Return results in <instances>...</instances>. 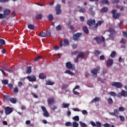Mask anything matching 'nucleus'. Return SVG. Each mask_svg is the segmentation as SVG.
Returning a JSON list of instances; mask_svg holds the SVG:
<instances>
[{"instance_id": "1", "label": "nucleus", "mask_w": 127, "mask_h": 127, "mask_svg": "<svg viewBox=\"0 0 127 127\" xmlns=\"http://www.w3.org/2000/svg\"><path fill=\"white\" fill-rule=\"evenodd\" d=\"M118 10L116 9H113L111 11V13H112V17L114 19H118L121 16V13L117 12Z\"/></svg>"}, {"instance_id": "2", "label": "nucleus", "mask_w": 127, "mask_h": 127, "mask_svg": "<svg viewBox=\"0 0 127 127\" xmlns=\"http://www.w3.org/2000/svg\"><path fill=\"white\" fill-rule=\"evenodd\" d=\"M41 109L44 112L43 116L46 117V118H48V117H49L50 115H49L48 111H47L46 108H45L44 106H41Z\"/></svg>"}, {"instance_id": "3", "label": "nucleus", "mask_w": 127, "mask_h": 127, "mask_svg": "<svg viewBox=\"0 0 127 127\" xmlns=\"http://www.w3.org/2000/svg\"><path fill=\"white\" fill-rule=\"evenodd\" d=\"M87 24L89 26H92V25H94L96 24V19H90L87 20Z\"/></svg>"}, {"instance_id": "4", "label": "nucleus", "mask_w": 127, "mask_h": 127, "mask_svg": "<svg viewBox=\"0 0 127 127\" xmlns=\"http://www.w3.org/2000/svg\"><path fill=\"white\" fill-rule=\"evenodd\" d=\"M5 99L6 100H7L8 101H10L12 104H16V102H17V100H16V98H9V96H5Z\"/></svg>"}, {"instance_id": "5", "label": "nucleus", "mask_w": 127, "mask_h": 127, "mask_svg": "<svg viewBox=\"0 0 127 127\" xmlns=\"http://www.w3.org/2000/svg\"><path fill=\"white\" fill-rule=\"evenodd\" d=\"M4 112L5 115H9V114H11L13 110H12V108L9 107H6L4 108Z\"/></svg>"}, {"instance_id": "6", "label": "nucleus", "mask_w": 127, "mask_h": 127, "mask_svg": "<svg viewBox=\"0 0 127 127\" xmlns=\"http://www.w3.org/2000/svg\"><path fill=\"white\" fill-rule=\"evenodd\" d=\"M56 11L57 15H59L61 14V5L60 4H58L55 8Z\"/></svg>"}, {"instance_id": "7", "label": "nucleus", "mask_w": 127, "mask_h": 127, "mask_svg": "<svg viewBox=\"0 0 127 127\" xmlns=\"http://www.w3.org/2000/svg\"><path fill=\"white\" fill-rule=\"evenodd\" d=\"M112 85L113 87H116V88H118V89H121V88H122L123 87L122 84L119 82H113Z\"/></svg>"}, {"instance_id": "8", "label": "nucleus", "mask_w": 127, "mask_h": 127, "mask_svg": "<svg viewBox=\"0 0 127 127\" xmlns=\"http://www.w3.org/2000/svg\"><path fill=\"white\" fill-rule=\"evenodd\" d=\"M82 36L81 33H77L73 35V39L74 41H78L79 38Z\"/></svg>"}, {"instance_id": "9", "label": "nucleus", "mask_w": 127, "mask_h": 127, "mask_svg": "<svg viewBox=\"0 0 127 127\" xmlns=\"http://www.w3.org/2000/svg\"><path fill=\"white\" fill-rule=\"evenodd\" d=\"M94 39L96 40L98 44H101L102 43V42H105V38L104 37H102V39L98 37H95Z\"/></svg>"}, {"instance_id": "10", "label": "nucleus", "mask_w": 127, "mask_h": 127, "mask_svg": "<svg viewBox=\"0 0 127 127\" xmlns=\"http://www.w3.org/2000/svg\"><path fill=\"white\" fill-rule=\"evenodd\" d=\"M119 114H120V111L118 109H115L114 110V113L113 112H109V115H110L111 116H114L115 117H118V115Z\"/></svg>"}, {"instance_id": "11", "label": "nucleus", "mask_w": 127, "mask_h": 127, "mask_svg": "<svg viewBox=\"0 0 127 127\" xmlns=\"http://www.w3.org/2000/svg\"><path fill=\"white\" fill-rule=\"evenodd\" d=\"M113 64H114V61L112 59H109L107 60L106 62V65L107 67H111L113 66Z\"/></svg>"}, {"instance_id": "12", "label": "nucleus", "mask_w": 127, "mask_h": 127, "mask_svg": "<svg viewBox=\"0 0 127 127\" xmlns=\"http://www.w3.org/2000/svg\"><path fill=\"white\" fill-rule=\"evenodd\" d=\"M4 13V16H5V17H6L7 19H8V18H9V14H10V9H5V10H4L3 11ZM6 15H7L8 16L6 17Z\"/></svg>"}, {"instance_id": "13", "label": "nucleus", "mask_w": 127, "mask_h": 127, "mask_svg": "<svg viewBox=\"0 0 127 127\" xmlns=\"http://www.w3.org/2000/svg\"><path fill=\"white\" fill-rule=\"evenodd\" d=\"M27 78L30 82H35L36 81V77L34 75L28 76Z\"/></svg>"}, {"instance_id": "14", "label": "nucleus", "mask_w": 127, "mask_h": 127, "mask_svg": "<svg viewBox=\"0 0 127 127\" xmlns=\"http://www.w3.org/2000/svg\"><path fill=\"white\" fill-rule=\"evenodd\" d=\"M54 97H51L49 99H48L47 100V103H48V106H52V104H53V103H54Z\"/></svg>"}, {"instance_id": "15", "label": "nucleus", "mask_w": 127, "mask_h": 127, "mask_svg": "<svg viewBox=\"0 0 127 127\" xmlns=\"http://www.w3.org/2000/svg\"><path fill=\"white\" fill-rule=\"evenodd\" d=\"M99 71H100V67H97L93 69L92 70H91V73L93 74V75H96V76H97V74L99 73Z\"/></svg>"}, {"instance_id": "16", "label": "nucleus", "mask_w": 127, "mask_h": 127, "mask_svg": "<svg viewBox=\"0 0 127 127\" xmlns=\"http://www.w3.org/2000/svg\"><path fill=\"white\" fill-rule=\"evenodd\" d=\"M65 66L67 69H72L73 68V64L69 62L65 64Z\"/></svg>"}, {"instance_id": "17", "label": "nucleus", "mask_w": 127, "mask_h": 127, "mask_svg": "<svg viewBox=\"0 0 127 127\" xmlns=\"http://www.w3.org/2000/svg\"><path fill=\"white\" fill-rule=\"evenodd\" d=\"M82 29L85 34H89V29H88V27H87V26H83L82 27Z\"/></svg>"}, {"instance_id": "18", "label": "nucleus", "mask_w": 127, "mask_h": 127, "mask_svg": "<svg viewBox=\"0 0 127 127\" xmlns=\"http://www.w3.org/2000/svg\"><path fill=\"white\" fill-rule=\"evenodd\" d=\"M109 11V8L107 7H103L101 10L100 12L104 13L105 12H108Z\"/></svg>"}, {"instance_id": "19", "label": "nucleus", "mask_w": 127, "mask_h": 127, "mask_svg": "<svg viewBox=\"0 0 127 127\" xmlns=\"http://www.w3.org/2000/svg\"><path fill=\"white\" fill-rule=\"evenodd\" d=\"M93 53L95 56H99V55H101L102 52L95 50Z\"/></svg>"}, {"instance_id": "20", "label": "nucleus", "mask_w": 127, "mask_h": 127, "mask_svg": "<svg viewBox=\"0 0 127 127\" xmlns=\"http://www.w3.org/2000/svg\"><path fill=\"white\" fill-rule=\"evenodd\" d=\"M39 36H40V37H46L47 34H46L45 32H41L39 33Z\"/></svg>"}, {"instance_id": "21", "label": "nucleus", "mask_w": 127, "mask_h": 127, "mask_svg": "<svg viewBox=\"0 0 127 127\" xmlns=\"http://www.w3.org/2000/svg\"><path fill=\"white\" fill-rule=\"evenodd\" d=\"M101 2L102 4H107L108 5L110 4V1L108 0H101Z\"/></svg>"}, {"instance_id": "22", "label": "nucleus", "mask_w": 127, "mask_h": 127, "mask_svg": "<svg viewBox=\"0 0 127 127\" xmlns=\"http://www.w3.org/2000/svg\"><path fill=\"white\" fill-rule=\"evenodd\" d=\"M65 74H68L69 75H70V76H74L75 75L74 73H73L72 71L67 69L66 71H64Z\"/></svg>"}, {"instance_id": "23", "label": "nucleus", "mask_w": 127, "mask_h": 127, "mask_svg": "<svg viewBox=\"0 0 127 127\" xmlns=\"http://www.w3.org/2000/svg\"><path fill=\"white\" fill-rule=\"evenodd\" d=\"M39 78L40 79H46V75H44V73H42L39 74Z\"/></svg>"}, {"instance_id": "24", "label": "nucleus", "mask_w": 127, "mask_h": 127, "mask_svg": "<svg viewBox=\"0 0 127 127\" xmlns=\"http://www.w3.org/2000/svg\"><path fill=\"white\" fill-rule=\"evenodd\" d=\"M100 101H101V98L99 97H96L93 100H92L90 103H95V102H100Z\"/></svg>"}, {"instance_id": "25", "label": "nucleus", "mask_w": 127, "mask_h": 127, "mask_svg": "<svg viewBox=\"0 0 127 127\" xmlns=\"http://www.w3.org/2000/svg\"><path fill=\"white\" fill-rule=\"evenodd\" d=\"M77 57L78 58H84L85 56L84 55V53L80 52L78 53Z\"/></svg>"}, {"instance_id": "26", "label": "nucleus", "mask_w": 127, "mask_h": 127, "mask_svg": "<svg viewBox=\"0 0 127 127\" xmlns=\"http://www.w3.org/2000/svg\"><path fill=\"white\" fill-rule=\"evenodd\" d=\"M55 83L51 81V80H47L46 81L47 85H50V86H53Z\"/></svg>"}, {"instance_id": "27", "label": "nucleus", "mask_w": 127, "mask_h": 127, "mask_svg": "<svg viewBox=\"0 0 127 127\" xmlns=\"http://www.w3.org/2000/svg\"><path fill=\"white\" fill-rule=\"evenodd\" d=\"M116 55H117V52L114 51L112 52L110 56L112 58H115V57H116Z\"/></svg>"}, {"instance_id": "28", "label": "nucleus", "mask_w": 127, "mask_h": 127, "mask_svg": "<svg viewBox=\"0 0 127 127\" xmlns=\"http://www.w3.org/2000/svg\"><path fill=\"white\" fill-rule=\"evenodd\" d=\"M116 34V33H110L109 34V39H111V40H114V38H115V35Z\"/></svg>"}, {"instance_id": "29", "label": "nucleus", "mask_w": 127, "mask_h": 127, "mask_svg": "<svg viewBox=\"0 0 127 127\" xmlns=\"http://www.w3.org/2000/svg\"><path fill=\"white\" fill-rule=\"evenodd\" d=\"M107 102L109 105H113L114 103V101H113V99L111 98L108 99Z\"/></svg>"}, {"instance_id": "30", "label": "nucleus", "mask_w": 127, "mask_h": 127, "mask_svg": "<svg viewBox=\"0 0 127 127\" xmlns=\"http://www.w3.org/2000/svg\"><path fill=\"white\" fill-rule=\"evenodd\" d=\"M109 94L110 95V96H112V97H117V93H116L114 91H111L109 93Z\"/></svg>"}, {"instance_id": "31", "label": "nucleus", "mask_w": 127, "mask_h": 127, "mask_svg": "<svg viewBox=\"0 0 127 127\" xmlns=\"http://www.w3.org/2000/svg\"><path fill=\"white\" fill-rule=\"evenodd\" d=\"M31 66H28L26 70L27 74H30L31 73Z\"/></svg>"}, {"instance_id": "32", "label": "nucleus", "mask_w": 127, "mask_h": 127, "mask_svg": "<svg viewBox=\"0 0 127 127\" xmlns=\"http://www.w3.org/2000/svg\"><path fill=\"white\" fill-rule=\"evenodd\" d=\"M121 94H122L123 97H127V91H126L125 90H122L121 91Z\"/></svg>"}, {"instance_id": "33", "label": "nucleus", "mask_w": 127, "mask_h": 127, "mask_svg": "<svg viewBox=\"0 0 127 127\" xmlns=\"http://www.w3.org/2000/svg\"><path fill=\"white\" fill-rule=\"evenodd\" d=\"M72 120L73 121H75V122H79V120H80V118H79V116H76L72 118Z\"/></svg>"}, {"instance_id": "34", "label": "nucleus", "mask_w": 127, "mask_h": 127, "mask_svg": "<svg viewBox=\"0 0 127 127\" xmlns=\"http://www.w3.org/2000/svg\"><path fill=\"white\" fill-rule=\"evenodd\" d=\"M108 32H110V33H116V31L114 30V29L112 28H109L108 30Z\"/></svg>"}, {"instance_id": "35", "label": "nucleus", "mask_w": 127, "mask_h": 127, "mask_svg": "<svg viewBox=\"0 0 127 127\" xmlns=\"http://www.w3.org/2000/svg\"><path fill=\"white\" fill-rule=\"evenodd\" d=\"M67 45H69V41H68L67 39H64V46H67Z\"/></svg>"}, {"instance_id": "36", "label": "nucleus", "mask_w": 127, "mask_h": 127, "mask_svg": "<svg viewBox=\"0 0 127 127\" xmlns=\"http://www.w3.org/2000/svg\"><path fill=\"white\" fill-rule=\"evenodd\" d=\"M42 14H39L36 16V18L37 19H42Z\"/></svg>"}, {"instance_id": "37", "label": "nucleus", "mask_w": 127, "mask_h": 127, "mask_svg": "<svg viewBox=\"0 0 127 127\" xmlns=\"http://www.w3.org/2000/svg\"><path fill=\"white\" fill-rule=\"evenodd\" d=\"M28 27L29 28V29H31V30H33V29H34V25L31 24L28 25Z\"/></svg>"}, {"instance_id": "38", "label": "nucleus", "mask_w": 127, "mask_h": 127, "mask_svg": "<svg viewBox=\"0 0 127 127\" xmlns=\"http://www.w3.org/2000/svg\"><path fill=\"white\" fill-rule=\"evenodd\" d=\"M1 82L3 85H7L8 84V80L6 79L2 80Z\"/></svg>"}, {"instance_id": "39", "label": "nucleus", "mask_w": 127, "mask_h": 127, "mask_svg": "<svg viewBox=\"0 0 127 127\" xmlns=\"http://www.w3.org/2000/svg\"><path fill=\"white\" fill-rule=\"evenodd\" d=\"M70 106V104H65V103H63V108H68V107Z\"/></svg>"}, {"instance_id": "40", "label": "nucleus", "mask_w": 127, "mask_h": 127, "mask_svg": "<svg viewBox=\"0 0 127 127\" xmlns=\"http://www.w3.org/2000/svg\"><path fill=\"white\" fill-rule=\"evenodd\" d=\"M73 127H79V124L77 123L76 122H74L72 123Z\"/></svg>"}, {"instance_id": "41", "label": "nucleus", "mask_w": 127, "mask_h": 127, "mask_svg": "<svg viewBox=\"0 0 127 127\" xmlns=\"http://www.w3.org/2000/svg\"><path fill=\"white\" fill-rule=\"evenodd\" d=\"M48 20H52L53 19V15L52 14H49L48 16Z\"/></svg>"}, {"instance_id": "42", "label": "nucleus", "mask_w": 127, "mask_h": 127, "mask_svg": "<svg viewBox=\"0 0 127 127\" xmlns=\"http://www.w3.org/2000/svg\"><path fill=\"white\" fill-rule=\"evenodd\" d=\"M78 11L79 12H82L83 13L86 12V9L85 8H80L79 9Z\"/></svg>"}, {"instance_id": "43", "label": "nucleus", "mask_w": 127, "mask_h": 127, "mask_svg": "<svg viewBox=\"0 0 127 127\" xmlns=\"http://www.w3.org/2000/svg\"><path fill=\"white\" fill-rule=\"evenodd\" d=\"M119 112H124V111H126V108L123 107H120L119 108Z\"/></svg>"}, {"instance_id": "44", "label": "nucleus", "mask_w": 127, "mask_h": 127, "mask_svg": "<svg viewBox=\"0 0 127 127\" xmlns=\"http://www.w3.org/2000/svg\"><path fill=\"white\" fill-rule=\"evenodd\" d=\"M0 43L1 45H4L5 44V41L3 39H0Z\"/></svg>"}, {"instance_id": "45", "label": "nucleus", "mask_w": 127, "mask_h": 127, "mask_svg": "<svg viewBox=\"0 0 127 127\" xmlns=\"http://www.w3.org/2000/svg\"><path fill=\"white\" fill-rule=\"evenodd\" d=\"M119 118L120 119L121 122H125V117H124L122 115H120V116H119Z\"/></svg>"}, {"instance_id": "46", "label": "nucleus", "mask_w": 127, "mask_h": 127, "mask_svg": "<svg viewBox=\"0 0 127 127\" xmlns=\"http://www.w3.org/2000/svg\"><path fill=\"white\" fill-rule=\"evenodd\" d=\"M61 28H62V26H61V25H58L56 29V30H57L58 31H59L60 30H61Z\"/></svg>"}, {"instance_id": "47", "label": "nucleus", "mask_w": 127, "mask_h": 127, "mask_svg": "<svg viewBox=\"0 0 127 127\" xmlns=\"http://www.w3.org/2000/svg\"><path fill=\"white\" fill-rule=\"evenodd\" d=\"M65 126L66 127H71V126H72V123H71V122H66L65 124Z\"/></svg>"}, {"instance_id": "48", "label": "nucleus", "mask_w": 127, "mask_h": 127, "mask_svg": "<svg viewBox=\"0 0 127 127\" xmlns=\"http://www.w3.org/2000/svg\"><path fill=\"white\" fill-rule=\"evenodd\" d=\"M15 15H16V13H15V11H14L11 13L10 15V17H14Z\"/></svg>"}, {"instance_id": "49", "label": "nucleus", "mask_w": 127, "mask_h": 127, "mask_svg": "<svg viewBox=\"0 0 127 127\" xmlns=\"http://www.w3.org/2000/svg\"><path fill=\"white\" fill-rule=\"evenodd\" d=\"M14 93H15V94H17L18 93V88L15 87L14 88Z\"/></svg>"}, {"instance_id": "50", "label": "nucleus", "mask_w": 127, "mask_h": 127, "mask_svg": "<svg viewBox=\"0 0 127 127\" xmlns=\"http://www.w3.org/2000/svg\"><path fill=\"white\" fill-rule=\"evenodd\" d=\"M98 25L101 26L102 25V23H104V20H99L97 22Z\"/></svg>"}, {"instance_id": "51", "label": "nucleus", "mask_w": 127, "mask_h": 127, "mask_svg": "<svg viewBox=\"0 0 127 127\" xmlns=\"http://www.w3.org/2000/svg\"><path fill=\"white\" fill-rule=\"evenodd\" d=\"M102 123H100L99 122H96V127H102Z\"/></svg>"}, {"instance_id": "52", "label": "nucleus", "mask_w": 127, "mask_h": 127, "mask_svg": "<svg viewBox=\"0 0 127 127\" xmlns=\"http://www.w3.org/2000/svg\"><path fill=\"white\" fill-rule=\"evenodd\" d=\"M46 34H47V36H51V34L50 33V31L47 30L46 32Z\"/></svg>"}, {"instance_id": "53", "label": "nucleus", "mask_w": 127, "mask_h": 127, "mask_svg": "<svg viewBox=\"0 0 127 127\" xmlns=\"http://www.w3.org/2000/svg\"><path fill=\"white\" fill-rule=\"evenodd\" d=\"M42 58V56H38L35 59V61H38L40 59H41Z\"/></svg>"}, {"instance_id": "54", "label": "nucleus", "mask_w": 127, "mask_h": 127, "mask_svg": "<svg viewBox=\"0 0 127 127\" xmlns=\"http://www.w3.org/2000/svg\"><path fill=\"white\" fill-rule=\"evenodd\" d=\"M8 87L9 88V89H12V88H13V85L12 83H9L8 84Z\"/></svg>"}, {"instance_id": "55", "label": "nucleus", "mask_w": 127, "mask_h": 127, "mask_svg": "<svg viewBox=\"0 0 127 127\" xmlns=\"http://www.w3.org/2000/svg\"><path fill=\"white\" fill-rule=\"evenodd\" d=\"M3 18H5V16L1 13H0V19H3Z\"/></svg>"}, {"instance_id": "56", "label": "nucleus", "mask_w": 127, "mask_h": 127, "mask_svg": "<svg viewBox=\"0 0 127 127\" xmlns=\"http://www.w3.org/2000/svg\"><path fill=\"white\" fill-rule=\"evenodd\" d=\"M102 126L103 127H111V125L108 123H106L103 125Z\"/></svg>"}, {"instance_id": "57", "label": "nucleus", "mask_w": 127, "mask_h": 127, "mask_svg": "<svg viewBox=\"0 0 127 127\" xmlns=\"http://www.w3.org/2000/svg\"><path fill=\"white\" fill-rule=\"evenodd\" d=\"M82 113L83 115H88V112H87V110H82Z\"/></svg>"}, {"instance_id": "58", "label": "nucleus", "mask_w": 127, "mask_h": 127, "mask_svg": "<svg viewBox=\"0 0 127 127\" xmlns=\"http://www.w3.org/2000/svg\"><path fill=\"white\" fill-rule=\"evenodd\" d=\"M69 27L70 29H71L72 31H74V30L75 29V28L74 27V25H71Z\"/></svg>"}, {"instance_id": "59", "label": "nucleus", "mask_w": 127, "mask_h": 127, "mask_svg": "<svg viewBox=\"0 0 127 127\" xmlns=\"http://www.w3.org/2000/svg\"><path fill=\"white\" fill-rule=\"evenodd\" d=\"M80 19L82 22L85 21V17L84 16H80Z\"/></svg>"}, {"instance_id": "60", "label": "nucleus", "mask_w": 127, "mask_h": 127, "mask_svg": "<svg viewBox=\"0 0 127 127\" xmlns=\"http://www.w3.org/2000/svg\"><path fill=\"white\" fill-rule=\"evenodd\" d=\"M100 60H105V56H104V55L100 56Z\"/></svg>"}, {"instance_id": "61", "label": "nucleus", "mask_w": 127, "mask_h": 127, "mask_svg": "<svg viewBox=\"0 0 127 127\" xmlns=\"http://www.w3.org/2000/svg\"><path fill=\"white\" fill-rule=\"evenodd\" d=\"M78 62H79V58L77 56V57L74 59V62L75 63H78Z\"/></svg>"}, {"instance_id": "62", "label": "nucleus", "mask_w": 127, "mask_h": 127, "mask_svg": "<svg viewBox=\"0 0 127 127\" xmlns=\"http://www.w3.org/2000/svg\"><path fill=\"white\" fill-rule=\"evenodd\" d=\"M73 94H74V95H79V92H78L75 91V89H73Z\"/></svg>"}, {"instance_id": "63", "label": "nucleus", "mask_w": 127, "mask_h": 127, "mask_svg": "<svg viewBox=\"0 0 127 127\" xmlns=\"http://www.w3.org/2000/svg\"><path fill=\"white\" fill-rule=\"evenodd\" d=\"M90 13L93 16H94V15L96 14V13L94 11H90Z\"/></svg>"}, {"instance_id": "64", "label": "nucleus", "mask_w": 127, "mask_h": 127, "mask_svg": "<svg viewBox=\"0 0 127 127\" xmlns=\"http://www.w3.org/2000/svg\"><path fill=\"white\" fill-rule=\"evenodd\" d=\"M123 36H124V37L127 38V32H123Z\"/></svg>"}]
</instances>
